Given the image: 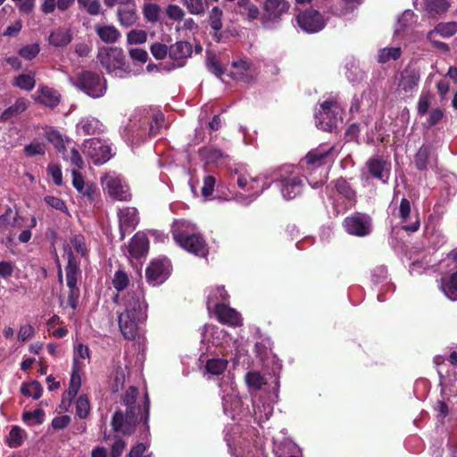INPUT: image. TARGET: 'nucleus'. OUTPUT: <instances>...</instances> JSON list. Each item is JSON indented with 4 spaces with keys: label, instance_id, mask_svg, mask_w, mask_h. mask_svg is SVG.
Listing matches in <instances>:
<instances>
[{
    "label": "nucleus",
    "instance_id": "nucleus-1",
    "mask_svg": "<svg viewBox=\"0 0 457 457\" xmlns=\"http://www.w3.org/2000/svg\"><path fill=\"white\" fill-rule=\"evenodd\" d=\"M138 396V389L130 386L121 397V403L127 406L125 413L116 411L112 415V427L115 432L129 436L136 430L137 424L143 423L145 431H149L150 399L146 392L144 396L143 405L136 404Z\"/></svg>",
    "mask_w": 457,
    "mask_h": 457
},
{
    "label": "nucleus",
    "instance_id": "nucleus-2",
    "mask_svg": "<svg viewBox=\"0 0 457 457\" xmlns=\"http://www.w3.org/2000/svg\"><path fill=\"white\" fill-rule=\"evenodd\" d=\"M274 177L283 197L292 200L301 195L305 188L306 177L295 172L291 167H281L275 173Z\"/></svg>",
    "mask_w": 457,
    "mask_h": 457
},
{
    "label": "nucleus",
    "instance_id": "nucleus-3",
    "mask_svg": "<svg viewBox=\"0 0 457 457\" xmlns=\"http://www.w3.org/2000/svg\"><path fill=\"white\" fill-rule=\"evenodd\" d=\"M75 86L93 98L103 96L106 91L105 79L98 72L92 71L79 72Z\"/></svg>",
    "mask_w": 457,
    "mask_h": 457
},
{
    "label": "nucleus",
    "instance_id": "nucleus-4",
    "mask_svg": "<svg viewBox=\"0 0 457 457\" xmlns=\"http://www.w3.org/2000/svg\"><path fill=\"white\" fill-rule=\"evenodd\" d=\"M340 112L341 109L337 101H324L315 116L317 127L324 131L332 132L342 120Z\"/></svg>",
    "mask_w": 457,
    "mask_h": 457
},
{
    "label": "nucleus",
    "instance_id": "nucleus-5",
    "mask_svg": "<svg viewBox=\"0 0 457 457\" xmlns=\"http://www.w3.org/2000/svg\"><path fill=\"white\" fill-rule=\"evenodd\" d=\"M172 237L175 242L184 250L199 257H206L209 250L204 237L199 233L188 234L174 230Z\"/></svg>",
    "mask_w": 457,
    "mask_h": 457
},
{
    "label": "nucleus",
    "instance_id": "nucleus-6",
    "mask_svg": "<svg viewBox=\"0 0 457 457\" xmlns=\"http://www.w3.org/2000/svg\"><path fill=\"white\" fill-rule=\"evenodd\" d=\"M83 146L84 154L95 165H102L113 156L111 145L98 137L86 139Z\"/></svg>",
    "mask_w": 457,
    "mask_h": 457
},
{
    "label": "nucleus",
    "instance_id": "nucleus-7",
    "mask_svg": "<svg viewBox=\"0 0 457 457\" xmlns=\"http://www.w3.org/2000/svg\"><path fill=\"white\" fill-rule=\"evenodd\" d=\"M343 226L348 234L363 237L371 233L372 220L368 214L355 212L344 220Z\"/></svg>",
    "mask_w": 457,
    "mask_h": 457
},
{
    "label": "nucleus",
    "instance_id": "nucleus-8",
    "mask_svg": "<svg viewBox=\"0 0 457 457\" xmlns=\"http://www.w3.org/2000/svg\"><path fill=\"white\" fill-rule=\"evenodd\" d=\"M123 300L124 311L122 312L135 316L137 320H146L147 304L145 301L144 292L140 288L129 291Z\"/></svg>",
    "mask_w": 457,
    "mask_h": 457
},
{
    "label": "nucleus",
    "instance_id": "nucleus-9",
    "mask_svg": "<svg viewBox=\"0 0 457 457\" xmlns=\"http://www.w3.org/2000/svg\"><path fill=\"white\" fill-rule=\"evenodd\" d=\"M290 4L287 0H265L262 4L261 21L263 26L278 22L283 14L289 10Z\"/></svg>",
    "mask_w": 457,
    "mask_h": 457
},
{
    "label": "nucleus",
    "instance_id": "nucleus-10",
    "mask_svg": "<svg viewBox=\"0 0 457 457\" xmlns=\"http://www.w3.org/2000/svg\"><path fill=\"white\" fill-rule=\"evenodd\" d=\"M296 20L298 26L307 33H317L326 25L323 15L312 8L300 12Z\"/></svg>",
    "mask_w": 457,
    "mask_h": 457
},
{
    "label": "nucleus",
    "instance_id": "nucleus-11",
    "mask_svg": "<svg viewBox=\"0 0 457 457\" xmlns=\"http://www.w3.org/2000/svg\"><path fill=\"white\" fill-rule=\"evenodd\" d=\"M98 59L108 72L126 70V56L120 47H110L106 52L99 53Z\"/></svg>",
    "mask_w": 457,
    "mask_h": 457
},
{
    "label": "nucleus",
    "instance_id": "nucleus-12",
    "mask_svg": "<svg viewBox=\"0 0 457 457\" xmlns=\"http://www.w3.org/2000/svg\"><path fill=\"white\" fill-rule=\"evenodd\" d=\"M119 220V231L120 240H123L127 233L132 232L139 222L138 212L135 207H123L117 212Z\"/></svg>",
    "mask_w": 457,
    "mask_h": 457
},
{
    "label": "nucleus",
    "instance_id": "nucleus-13",
    "mask_svg": "<svg viewBox=\"0 0 457 457\" xmlns=\"http://www.w3.org/2000/svg\"><path fill=\"white\" fill-rule=\"evenodd\" d=\"M104 188L107 190L108 195L118 201H130L131 194L129 187L124 185L120 179L106 176L103 179Z\"/></svg>",
    "mask_w": 457,
    "mask_h": 457
},
{
    "label": "nucleus",
    "instance_id": "nucleus-14",
    "mask_svg": "<svg viewBox=\"0 0 457 457\" xmlns=\"http://www.w3.org/2000/svg\"><path fill=\"white\" fill-rule=\"evenodd\" d=\"M213 312L217 320L221 324L231 327L242 325L241 314L225 303H216Z\"/></svg>",
    "mask_w": 457,
    "mask_h": 457
},
{
    "label": "nucleus",
    "instance_id": "nucleus-15",
    "mask_svg": "<svg viewBox=\"0 0 457 457\" xmlns=\"http://www.w3.org/2000/svg\"><path fill=\"white\" fill-rule=\"evenodd\" d=\"M145 320H137V317L121 312L118 318L120 330L128 340H134L138 335V325Z\"/></svg>",
    "mask_w": 457,
    "mask_h": 457
},
{
    "label": "nucleus",
    "instance_id": "nucleus-16",
    "mask_svg": "<svg viewBox=\"0 0 457 457\" xmlns=\"http://www.w3.org/2000/svg\"><path fill=\"white\" fill-rule=\"evenodd\" d=\"M169 276L168 267L163 261L156 260L150 262L145 270V277L153 286L163 283Z\"/></svg>",
    "mask_w": 457,
    "mask_h": 457
},
{
    "label": "nucleus",
    "instance_id": "nucleus-17",
    "mask_svg": "<svg viewBox=\"0 0 457 457\" xmlns=\"http://www.w3.org/2000/svg\"><path fill=\"white\" fill-rule=\"evenodd\" d=\"M68 262L65 267L66 280L68 288H75L78 287V278L81 274L79 262L77 260L73 252L69 248L67 252Z\"/></svg>",
    "mask_w": 457,
    "mask_h": 457
},
{
    "label": "nucleus",
    "instance_id": "nucleus-18",
    "mask_svg": "<svg viewBox=\"0 0 457 457\" xmlns=\"http://www.w3.org/2000/svg\"><path fill=\"white\" fill-rule=\"evenodd\" d=\"M148 249L149 240L146 235L143 232H137L129 242V254L135 259H139L148 252Z\"/></svg>",
    "mask_w": 457,
    "mask_h": 457
},
{
    "label": "nucleus",
    "instance_id": "nucleus-19",
    "mask_svg": "<svg viewBox=\"0 0 457 457\" xmlns=\"http://www.w3.org/2000/svg\"><path fill=\"white\" fill-rule=\"evenodd\" d=\"M233 71L230 72V77L242 82H250L253 79L252 63L245 60L233 61L231 63Z\"/></svg>",
    "mask_w": 457,
    "mask_h": 457
},
{
    "label": "nucleus",
    "instance_id": "nucleus-20",
    "mask_svg": "<svg viewBox=\"0 0 457 457\" xmlns=\"http://www.w3.org/2000/svg\"><path fill=\"white\" fill-rule=\"evenodd\" d=\"M388 166L389 164L382 158H370L367 162L369 173L383 183H386L388 179Z\"/></svg>",
    "mask_w": 457,
    "mask_h": 457
},
{
    "label": "nucleus",
    "instance_id": "nucleus-21",
    "mask_svg": "<svg viewBox=\"0 0 457 457\" xmlns=\"http://www.w3.org/2000/svg\"><path fill=\"white\" fill-rule=\"evenodd\" d=\"M400 87L405 92H411L417 86L420 79V71L413 66L408 65L401 75Z\"/></svg>",
    "mask_w": 457,
    "mask_h": 457
},
{
    "label": "nucleus",
    "instance_id": "nucleus-22",
    "mask_svg": "<svg viewBox=\"0 0 457 457\" xmlns=\"http://www.w3.org/2000/svg\"><path fill=\"white\" fill-rule=\"evenodd\" d=\"M117 18L122 27L129 28L135 25L138 20L136 4L120 6L117 9Z\"/></svg>",
    "mask_w": 457,
    "mask_h": 457
},
{
    "label": "nucleus",
    "instance_id": "nucleus-23",
    "mask_svg": "<svg viewBox=\"0 0 457 457\" xmlns=\"http://www.w3.org/2000/svg\"><path fill=\"white\" fill-rule=\"evenodd\" d=\"M337 192L341 195L351 206L357 202V193L352 187L351 184L343 177H339L333 181Z\"/></svg>",
    "mask_w": 457,
    "mask_h": 457
},
{
    "label": "nucleus",
    "instance_id": "nucleus-24",
    "mask_svg": "<svg viewBox=\"0 0 457 457\" xmlns=\"http://www.w3.org/2000/svg\"><path fill=\"white\" fill-rule=\"evenodd\" d=\"M94 29L99 38L105 44L116 43L120 37V32L113 25L96 24Z\"/></svg>",
    "mask_w": 457,
    "mask_h": 457
},
{
    "label": "nucleus",
    "instance_id": "nucleus-25",
    "mask_svg": "<svg viewBox=\"0 0 457 457\" xmlns=\"http://www.w3.org/2000/svg\"><path fill=\"white\" fill-rule=\"evenodd\" d=\"M441 290L447 298L457 301V271L441 278Z\"/></svg>",
    "mask_w": 457,
    "mask_h": 457
},
{
    "label": "nucleus",
    "instance_id": "nucleus-26",
    "mask_svg": "<svg viewBox=\"0 0 457 457\" xmlns=\"http://www.w3.org/2000/svg\"><path fill=\"white\" fill-rule=\"evenodd\" d=\"M71 40L72 33L71 29L63 28L54 29L50 33L48 37L49 44L57 47L66 46Z\"/></svg>",
    "mask_w": 457,
    "mask_h": 457
},
{
    "label": "nucleus",
    "instance_id": "nucleus-27",
    "mask_svg": "<svg viewBox=\"0 0 457 457\" xmlns=\"http://www.w3.org/2000/svg\"><path fill=\"white\" fill-rule=\"evenodd\" d=\"M38 92L39 95L37 97L38 103L51 108L59 104L60 95L56 90L49 87H42Z\"/></svg>",
    "mask_w": 457,
    "mask_h": 457
},
{
    "label": "nucleus",
    "instance_id": "nucleus-28",
    "mask_svg": "<svg viewBox=\"0 0 457 457\" xmlns=\"http://www.w3.org/2000/svg\"><path fill=\"white\" fill-rule=\"evenodd\" d=\"M192 54V46L187 41H178L169 47V56L173 60H182Z\"/></svg>",
    "mask_w": 457,
    "mask_h": 457
},
{
    "label": "nucleus",
    "instance_id": "nucleus-29",
    "mask_svg": "<svg viewBox=\"0 0 457 457\" xmlns=\"http://www.w3.org/2000/svg\"><path fill=\"white\" fill-rule=\"evenodd\" d=\"M102 123L96 118H84L77 125L79 133L84 136L95 135L102 129Z\"/></svg>",
    "mask_w": 457,
    "mask_h": 457
},
{
    "label": "nucleus",
    "instance_id": "nucleus-30",
    "mask_svg": "<svg viewBox=\"0 0 457 457\" xmlns=\"http://www.w3.org/2000/svg\"><path fill=\"white\" fill-rule=\"evenodd\" d=\"M451 6L448 0H425L424 9L430 16L445 13Z\"/></svg>",
    "mask_w": 457,
    "mask_h": 457
},
{
    "label": "nucleus",
    "instance_id": "nucleus-31",
    "mask_svg": "<svg viewBox=\"0 0 457 457\" xmlns=\"http://www.w3.org/2000/svg\"><path fill=\"white\" fill-rule=\"evenodd\" d=\"M431 154V148L428 145H421L413 157V163L415 168L420 171L428 170L429 158Z\"/></svg>",
    "mask_w": 457,
    "mask_h": 457
},
{
    "label": "nucleus",
    "instance_id": "nucleus-32",
    "mask_svg": "<svg viewBox=\"0 0 457 457\" xmlns=\"http://www.w3.org/2000/svg\"><path fill=\"white\" fill-rule=\"evenodd\" d=\"M457 33V22L456 21H449V22H440L438 23L434 29L430 30L427 38H430L435 34L440 35L443 37H450Z\"/></svg>",
    "mask_w": 457,
    "mask_h": 457
},
{
    "label": "nucleus",
    "instance_id": "nucleus-33",
    "mask_svg": "<svg viewBox=\"0 0 457 457\" xmlns=\"http://www.w3.org/2000/svg\"><path fill=\"white\" fill-rule=\"evenodd\" d=\"M27 109V104L23 98H18L13 104L6 108L0 115V121L6 122L18 116Z\"/></svg>",
    "mask_w": 457,
    "mask_h": 457
},
{
    "label": "nucleus",
    "instance_id": "nucleus-34",
    "mask_svg": "<svg viewBox=\"0 0 457 457\" xmlns=\"http://www.w3.org/2000/svg\"><path fill=\"white\" fill-rule=\"evenodd\" d=\"M80 386H81V378H80V375L79 373L76 361H75L73 363V366H72V372L71 375L69 388L66 391V393L64 394V395H67V398L69 399L70 402L75 398Z\"/></svg>",
    "mask_w": 457,
    "mask_h": 457
},
{
    "label": "nucleus",
    "instance_id": "nucleus-35",
    "mask_svg": "<svg viewBox=\"0 0 457 457\" xmlns=\"http://www.w3.org/2000/svg\"><path fill=\"white\" fill-rule=\"evenodd\" d=\"M228 361L222 358H212L207 360L204 369L208 374L220 376L227 370Z\"/></svg>",
    "mask_w": 457,
    "mask_h": 457
},
{
    "label": "nucleus",
    "instance_id": "nucleus-36",
    "mask_svg": "<svg viewBox=\"0 0 457 457\" xmlns=\"http://www.w3.org/2000/svg\"><path fill=\"white\" fill-rule=\"evenodd\" d=\"M21 393L25 396H31L33 399L37 400L41 397L43 387L37 380H33L30 383H22Z\"/></svg>",
    "mask_w": 457,
    "mask_h": 457
},
{
    "label": "nucleus",
    "instance_id": "nucleus-37",
    "mask_svg": "<svg viewBox=\"0 0 457 457\" xmlns=\"http://www.w3.org/2000/svg\"><path fill=\"white\" fill-rule=\"evenodd\" d=\"M161 12V7L154 3H145L142 8L145 20L151 23L159 21Z\"/></svg>",
    "mask_w": 457,
    "mask_h": 457
},
{
    "label": "nucleus",
    "instance_id": "nucleus-38",
    "mask_svg": "<svg viewBox=\"0 0 457 457\" xmlns=\"http://www.w3.org/2000/svg\"><path fill=\"white\" fill-rule=\"evenodd\" d=\"M401 47H385L382 48L378 55V61L380 63H386L390 60H397L401 57Z\"/></svg>",
    "mask_w": 457,
    "mask_h": 457
},
{
    "label": "nucleus",
    "instance_id": "nucleus-39",
    "mask_svg": "<svg viewBox=\"0 0 457 457\" xmlns=\"http://www.w3.org/2000/svg\"><path fill=\"white\" fill-rule=\"evenodd\" d=\"M46 139L53 144L59 153L64 154L66 151L65 140L62 134L56 129H51L46 134Z\"/></svg>",
    "mask_w": 457,
    "mask_h": 457
},
{
    "label": "nucleus",
    "instance_id": "nucleus-40",
    "mask_svg": "<svg viewBox=\"0 0 457 457\" xmlns=\"http://www.w3.org/2000/svg\"><path fill=\"white\" fill-rule=\"evenodd\" d=\"M329 153L330 150L313 149L306 154L304 160L308 165L320 166Z\"/></svg>",
    "mask_w": 457,
    "mask_h": 457
},
{
    "label": "nucleus",
    "instance_id": "nucleus-41",
    "mask_svg": "<svg viewBox=\"0 0 457 457\" xmlns=\"http://www.w3.org/2000/svg\"><path fill=\"white\" fill-rule=\"evenodd\" d=\"M187 11L194 15L203 14L208 7L206 0H180Z\"/></svg>",
    "mask_w": 457,
    "mask_h": 457
},
{
    "label": "nucleus",
    "instance_id": "nucleus-42",
    "mask_svg": "<svg viewBox=\"0 0 457 457\" xmlns=\"http://www.w3.org/2000/svg\"><path fill=\"white\" fill-rule=\"evenodd\" d=\"M13 85L21 89L30 91L35 87L36 80L30 74H20L15 77Z\"/></svg>",
    "mask_w": 457,
    "mask_h": 457
},
{
    "label": "nucleus",
    "instance_id": "nucleus-43",
    "mask_svg": "<svg viewBox=\"0 0 457 457\" xmlns=\"http://www.w3.org/2000/svg\"><path fill=\"white\" fill-rule=\"evenodd\" d=\"M245 383L248 387L261 389L266 385L265 378L259 371H249L245 374Z\"/></svg>",
    "mask_w": 457,
    "mask_h": 457
},
{
    "label": "nucleus",
    "instance_id": "nucleus-44",
    "mask_svg": "<svg viewBox=\"0 0 457 457\" xmlns=\"http://www.w3.org/2000/svg\"><path fill=\"white\" fill-rule=\"evenodd\" d=\"M202 154L209 163H219L226 157L220 149L214 147H205L202 150Z\"/></svg>",
    "mask_w": 457,
    "mask_h": 457
},
{
    "label": "nucleus",
    "instance_id": "nucleus-45",
    "mask_svg": "<svg viewBox=\"0 0 457 457\" xmlns=\"http://www.w3.org/2000/svg\"><path fill=\"white\" fill-rule=\"evenodd\" d=\"M80 8H83L92 16L102 13V6L100 0H77Z\"/></svg>",
    "mask_w": 457,
    "mask_h": 457
},
{
    "label": "nucleus",
    "instance_id": "nucleus-46",
    "mask_svg": "<svg viewBox=\"0 0 457 457\" xmlns=\"http://www.w3.org/2000/svg\"><path fill=\"white\" fill-rule=\"evenodd\" d=\"M39 52H40L39 45L37 43H34V44L26 45V46H21L18 51V54L20 57H21L27 61H31L37 57V55L39 54Z\"/></svg>",
    "mask_w": 457,
    "mask_h": 457
},
{
    "label": "nucleus",
    "instance_id": "nucleus-47",
    "mask_svg": "<svg viewBox=\"0 0 457 457\" xmlns=\"http://www.w3.org/2000/svg\"><path fill=\"white\" fill-rule=\"evenodd\" d=\"M129 284V278L128 274L122 270H118L112 278V286L118 291H123Z\"/></svg>",
    "mask_w": 457,
    "mask_h": 457
},
{
    "label": "nucleus",
    "instance_id": "nucleus-48",
    "mask_svg": "<svg viewBox=\"0 0 457 457\" xmlns=\"http://www.w3.org/2000/svg\"><path fill=\"white\" fill-rule=\"evenodd\" d=\"M22 429L18 426H13L9 432L7 445L12 448H17L23 443Z\"/></svg>",
    "mask_w": 457,
    "mask_h": 457
},
{
    "label": "nucleus",
    "instance_id": "nucleus-49",
    "mask_svg": "<svg viewBox=\"0 0 457 457\" xmlns=\"http://www.w3.org/2000/svg\"><path fill=\"white\" fill-rule=\"evenodd\" d=\"M223 12L218 7L214 6L209 15V23L211 28L215 31H220L222 29V18Z\"/></svg>",
    "mask_w": 457,
    "mask_h": 457
},
{
    "label": "nucleus",
    "instance_id": "nucleus-50",
    "mask_svg": "<svg viewBox=\"0 0 457 457\" xmlns=\"http://www.w3.org/2000/svg\"><path fill=\"white\" fill-rule=\"evenodd\" d=\"M90 411V404L88 397L86 395L79 396L76 403V414L80 419H86Z\"/></svg>",
    "mask_w": 457,
    "mask_h": 457
},
{
    "label": "nucleus",
    "instance_id": "nucleus-51",
    "mask_svg": "<svg viewBox=\"0 0 457 457\" xmlns=\"http://www.w3.org/2000/svg\"><path fill=\"white\" fill-rule=\"evenodd\" d=\"M239 14L245 17L248 21H253L259 18L261 19L262 12H261L256 4L251 2L248 5L239 11Z\"/></svg>",
    "mask_w": 457,
    "mask_h": 457
},
{
    "label": "nucleus",
    "instance_id": "nucleus-52",
    "mask_svg": "<svg viewBox=\"0 0 457 457\" xmlns=\"http://www.w3.org/2000/svg\"><path fill=\"white\" fill-rule=\"evenodd\" d=\"M17 220V215H13L12 208L8 207L4 213L0 215V230H5L9 227H14Z\"/></svg>",
    "mask_w": 457,
    "mask_h": 457
},
{
    "label": "nucleus",
    "instance_id": "nucleus-53",
    "mask_svg": "<svg viewBox=\"0 0 457 457\" xmlns=\"http://www.w3.org/2000/svg\"><path fill=\"white\" fill-rule=\"evenodd\" d=\"M24 154L27 157H33L35 155H44L46 153L45 145L39 142H32L23 148Z\"/></svg>",
    "mask_w": 457,
    "mask_h": 457
},
{
    "label": "nucleus",
    "instance_id": "nucleus-54",
    "mask_svg": "<svg viewBox=\"0 0 457 457\" xmlns=\"http://www.w3.org/2000/svg\"><path fill=\"white\" fill-rule=\"evenodd\" d=\"M147 39V34L142 29H132L127 34V42L129 45L143 44Z\"/></svg>",
    "mask_w": 457,
    "mask_h": 457
},
{
    "label": "nucleus",
    "instance_id": "nucleus-55",
    "mask_svg": "<svg viewBox=\"0 0 457 457\" xmlns=\"http://www.w3.org/2000/svg\"><path fill=\"white\" fill-rule=\"evenodd\" d=\"M164 122V115L162 112L154 114L149 128V136L155 137L161 130Z\"/></svg>",
    "mask_w": 457,
    "mask_h": 457
},
{
    "label": "nucleus",
    "instance_id": "nucleus-56",
    "mask_svg": "<svg viewBox=\"0 0 457 457\" xmlns=\"http://www.w3.org/2000/svg\"><path fill=\"white\" fill-rule=\"evenodd\" d=\"M166 15L170 20L181 21L184 19V10L177 4H169L165 9Z\"/></svg>",
    "mask_w": 457,
    "mask_h": 457
},
{
    "label": "nucleus",
    "instance_id": "nucleus-57",
    "mask_svg": "<svg viewBox=\"0 0 457 457\" xmlns=\"http://www.w3.org/2000/svg\"><path fill=\"white\" fill-rule=\"evenodd\" d=\"M44 201L47 205L51 206L52 208L57 211H60L62 212H68V208L66 206L65 202L57 196L46 195L45 196Z\"/></svg>",
    "mask_w": 457,
    "mask_h": 457
},
{
    "label": "nucleus",
    "instance_id": "nucleus-58",
    "mask_svg": "<svg viewBox=\"0 0 457 457\" xmlns=\"http://www.w3.org/2000/svg\"><path fill=\"white\" fill-rule=\"evenodd\" d=\"M71 243L73 248L81 256H85L87 253L85 237L81 234L75 235L71 239Z\"/></svg>",
    "mask_w": 457,
    "mask_h": 457
},
{
    "label": "nucleus",
    "instance_id": "nucleus-59",
    "mask_svg": "<svg viewBox=\"0 0 457 457\" xmlns=\"http://www.w3.org/2000/svg\"><path fill=\"white\" fill-rule=\"evenodd\" d=\"M150 51L157 60H163L169 54V47L165 44L158 42L150 46Z\"/></svg>",
    "mask_w": 457,
    "mask_h": 457
},
{
    "label": "nucleus",
    "instance_id": "nucleus-60",
    "mask_svg": "<svg viewBox=\"0 0 457 457\" xmlns=\"http://www.w3.org/2000/svg\"><path fill=\"white\" fill-rule=\"evenodd\" d=\"M47 173L50 175L53 179L54 183L56 186H62V172L61 170V166L56 163H51L47 167Z\"/></svg>",
    "mask_w": 457,
    "mask_h": 457
},
{
    "label": "nucleus",
    "instance_id": "nucleus-61",
    "mask_svg": "<svg viewBox=\"0 0 457 457\" xmlns=\"http://www.w3.org/2000/svg\"><path fill=\"white\" fill-rule=\"evenodd\" d=\"M125 383V373L121 367H118L114 371L113 383L112 385V391L116 393L123 388Z\"/></svg>",
    "mask_w": 457,
    "mask_h": 457
},
{
    "label": "nucleus",
    "instance_id": "nucleus-62",
    "mask_svg": "<svg viewBox=\"0 0 457 457\" xmlns=\"http://www.w3.org/2000/svg\"><path fill=\"white\" fill-rule=\"evenodd\" d=\"M45 411L42 409H36L33 411H25L22 414V420L29 422L31 420H35L37 424H42L44 422Z\"/></svg>",
    "mask_w": 457,
    "mask_h": 457
},
{
    "label": "nucleus",
    "instance_id": "nucleus-63",
    "mask_svg": "<svg viewBox=\"0 0 457 457\" xmlns=\"http://www.w3.org/2000/svg\"><path fill=\"white\" fill-rule=\"evenodd\" d=\"M215 183L216 179L213 176L208 175L204 177V185L201 189L203 196L208 197L212 195L214 191Z\"/></svg>",
    "mask_w": 457,
    "mask_h": 457
},
{
    "label": "nucleus",
    "instance_id": "nucleus-64",
    "mask_svg": "<svg viewBox=\"0 0 457 457\" xmlns=\"http://www.w3.org/2000/svg\"><path fill=\"white\" fill-rule=\"evenodd\" d=\"M207 69L210 72L213 73L216 77L221 78L222 74L224 73V71L218 62V60L212 56L208 58L207 61Z\"/></svg>",
    "mask_w": 457,
    "mask_h": 457
}]
</instances>
